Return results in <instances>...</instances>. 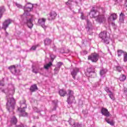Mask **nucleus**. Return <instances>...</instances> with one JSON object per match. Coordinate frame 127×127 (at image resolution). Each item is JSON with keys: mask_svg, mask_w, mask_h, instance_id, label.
Returning <instances> with one entry per match:
<instances>
[{"mask_svg": "<svg viewBox=\"0 0 127 127\" xmlns=\"http://www.w3.org/2000/svg\"><path fill=\"white\" fill-rule=\"evenodd\" d=\"M45 21H46V19H45V18L39 19L38 21L39 25H41V26H42V27L44 28V30L46 29L47 27L45 25Z\"/></svg>", "mask_w": 127, "mask_h": 127, "instance_id": "nucleus-10", "label": "nucleus"}, {"mask_svg": "<svg viewBox=\"0 0 127 127\" xmlns=\"http://www.w3.org/2000/svg\"><path fill=\"white\" fill-rule=\"evenodd\" d=\"M111 17H112L113 20H116V19H117V18H118V17H117V14H116V13L112 14L111 16H110L108 18V21L109 22H110V21H111V20H112V19H111Z\"/></svg>", "mask_w": 127, "mask_h": 127, "instance_id": "nucleus-21", "label": "nucleus"}, {"mask_svg": "<svg viewBox=\"0 0 127 127\" xmlns=\"http://www.w3.org/2000/svg\"><path fill=\"white\" fill-rule=\"evenodd\" d=\"M88 54V52H87L86 51H82V52H81V54L82 55H86V54Z\"/></svg>", "mask_w": 127, "mask_h": 127, "instance_id": "nucleus-43", "label": "nucleus"}, {"mask_svg": "<svg viewBox=\"0 0 127 127\" xmlns=\"http://www.w3.org/2000/svg\"><path fill=\"white\" fill-rule=\"evenodd\" d=\"M101 114H102L103 116H105V117H110V112H109L108 109L106 108H103L101 109Z\"/></svg>", "mask_w": 127, "mask_h": 127, "instance_id": "nucleus-13", "label": "nucleus"}, {"mask_svg": "<svg viewBox=\"0 0 127 127\" xmlns=\"http://www.w3.org/2000/svg\"><path fill=\"white\" fill-rule=\"evenodd\" d=\"M74 95V92L72 90H68V93L67 96L68 97L67 98V102L68 104H72L73 102H74V100H75V97L73 95Z\"/></svg>", "mask_w": 127, "mask_h": 127, "instance_id": "nucleus-7", "label": "nucleus"}, {"mask_svg": "<svg viewBox=\"0 0 127 127\" xmlns=\"http://www.w3.org/2000/svg\"><path fill=\"white\" fill-rule=\"evenodd\" d=\"M79 72H80V69L77 67L73 68V70L71 71V74L73 79H76V76H77V74H78Z\"/></svg>", "mask_w": 127, "mask_h": 127, "instance_id": "nucleus-11", "label": "nucleus"}, {"mask_svg": "<svg viewBox=\"0 0 127 127\" xmlns=\"http://www.w3.org/2000/svg\"><path fill=\"white\" fill-rule=\"evenodd\" d=\"M94 69H93V68H92L91 67H90L87 68V72H85V74L86 76H87L88 77H90L89 74H91V73H94Z\"/></svg>", "mask_w": 127, "mask_h": 127, "instance_id": "nucleus-17", "label": "nucleus"}, {"mask_svg": "<svg viewBox=\"0 0 127 127\" xmlns=\"http://www.w3.org/2000/svg\"><path fill=\"white\" fill-rule=\"evenodd\" d=\"M12 22V20L8 19L5 20V21L2 24V29H4V31L6 32V35H8V33L6 32V28L8 27V25Z\"/></svg>", "mask_w": 127, "mask_h": 127, "instance_id": "nucleus-8", "label": "nucleus"}, {"mask_svg": "<svg viewBox=\"0 0 127 127\" xmlns=\"http://www.w3.org/2000/svg\"><path fill=\"white\" fill-rule=\"evenodd\" d=\"M57 16V13L55 12V11H52L48 16L49 20H52L55 19V17Z\"/></svg>", "mask_w": 127, "mask_h": 127, "instance_id": "nucleus-12", "label": "nucleus"}, {"mask_svg": "<svg viewBox=\"0 0 127 127\" xmlns=\"http://www.w3.org/2000/svg\"><path fill=\"white\" fill-rule=\"evenodd\" d=\"M11 123L13 125H16V123H17V119H16V118H15V117H13L11 119Z\"/></svg>", "mask_w": 127, "mask_h": 127, "instance_id": "nucleus-29", "label": "nucleus"}, {"mask_svg": "<svg viewBox=\"0 0 127 127\" xmlns=\"http://www.w3.org/2000/svg\"><path fill=\"white\" fill-rule=\"evenodd\" d=\"M125 6H126V9H127V0H126L125 1Z\"/></svg>", "mask_w": 127, "mask_h": 127, "instance_id": "nucleus-47", "label": "nucleus"}, {"mask_svg": "<svg viewBox=\"0 0 127 127\" xmlns=\"http://www.w3.org/2000/svg\"><path fill=\"white\" fill-rule=\"evenodd\" d=\"M3 12H5V7L4 6H0V18H1Z\"/></svg>", "mask_w": 127, "mask_h": 127, "instance_id": "nucleus-19", "label": "nucleus"}, {"mask_svg": "<svg viewBox=\"0 0 127 127\" xmlns=\"http://www.w3.org/2000/svg\"><path fill=\"white\" fill-rule=\"evenodd\" d=\"M56 110V106H55L53 109V111H55Z\"/></svg>", "mask_w": 127, "mask_h": 127, "instance_id": "nucleus-49", "label": "nucleus"}, {"mask_svg": "<svg viewBox=\"0 0 127 127\" xmlns=\"http://www.w3.org/2000/svg\"><path fill=\"white\" fill-rule=\"evenodd\" d=\"M127 79V76L125 74H121L119 77V80L121 82H124Z\"/></svg>", "mask_w": 127, "mask_h": 127, "instance_id": "nucleus-26", "label": "nucleus"}, {"mask_svg": "<svg viewBox=\"0 0 127 127\" xmlns=\"http://www.w3.org/2000/svg\"><path fill=\"white\" fill-rule=\"evenodd\" d=\"M67 92L64 90L61 89L59 91V94L61 97H64V96H65Z\"/></svg>", "mask_w": 127, "mask_h": 127, "instance_id": "nucleus-23", "label": "nucleus"}, {"mask_svg": "<svg viewBox=\"0 0 127 127\" xmlns=\"http://www.w3.org/2000/svg\"><path fill=\"white\" fill-rule=\"evenodd\" d=\"M102 13H103V12L101 11L100 14H98L96 18V21L99 22V23H103L106 21V17H105V16Z\"/></svg>", "mask_w": 127, "mask_h": 127, "instance_id": "nucleus-9", "label": "nucleus"}, {"mask_svg": "<svg viewBox=\"0 0 127 127\" xmlns=\"http://www.w3.org/2000/svg\"><path fill=\"white\" fill-rule=\"evenodd\" d=\"M124 93L125 95H127V88H124Z\"/></svg>", "mask_w": 127, "mask_h": 127, "instance_id": "nucleus-46", "label": "nucleus"}, {"mask_svg": "<svg viewBox=\"0 0 127 127\" xmlns=\"http://www.w3.org/2000/svg\"><path fill=\"white\" fill-rule=\"evenodd\" d=\"M100 58V56L99 54L97 53H93L90 56H89L88 57V60H90V61L92 62L93 63H96L99 60V58Z\"/></svg>", "mask_w": 127, "mask_h": 127, "instance_id": "nucleus-6", "label": "nucleus"}, {"mask_svg": "<svg viewBox=\"0 0 127 127\" xmlns=\"http://www.w3.org/2000/svg\"><path fill=\"white\" fill-rule=\"evenodd\" d=\"M20 107L18 108V111L20 113L21 117H26L27 116V113L25 112V110L26 109V104H25V100H23L22 101L20 102Z\"/></svg>", "mask_w": 127, "mask_h": 127, "instance_id": "nucleus-3", "label": "nucleus"}, {"mask_svg": "<svg viewBox=\"0 0 127 127\" xmlns=\"http://www.w3.org/2000/svg\"><path fill=\"white\" fill-rule=\"evenodd\" d=\"M33 8V5L31 3H27L24 7V13L21 16L23 22L27 24L29 28H32L33 26L32 21L34 16L33 15H30V13H29L32 10Z\"/></svg>", "mask_w": 127, "mask_h": 127, "instance_id": "nucleus-1", "label": "nucleus"}, {"mask_svg": "<svg viewBox=\"0 0 127 127\" xmlns=\"http://www.w3.org/2000/svg\"><path fill=\"white\" fill-rule=\"evenodd\" d=\"M101 11H102L103 13H105V8L101 7L99 8L98 10H96V7H94L92 8V10L90 11L89 15L90 17H96V16H98L99 14H100Z\"/></svg>", "mask_w": 127, "mask_h": 127, "instance_id": "nucleus-4", "label": "nucleus"}, {"mask_svg": "<svg viewBox=\"0 0 127 127\" xmlns=\"http://www.w3.org/2000/svg\"><path fill=\"white\" fill-rule=\"evenodd\" d=\"M86 29H87V30H88V31L90 30H92V23H91V22H90V20H86Z\"/></svg>", "mask_w": 127, "mask_h": 127, "instance_id": "nucleus-16", "label": "nucleus"}, {"mask_svg": "<svg viewBox=\"0 0 127 127\" xmlns=\"http://www.w3.org/2000/svg\"><path fill=\"white\" fill-rule=\"evenodd\" d=\"M124 56V62H127V53H125V54L123 55Z\"/></svg>", "mask_w": 127, "mask_h": 127, "instance_id": "nucleus-34", "label": "nucleus"}, {"mask_svg": "<svg viewBox=\"0 0 127 127\" xmlns=\"http://www.w3.org/2000/svg\"><path fill=\"white\" fill-rule=\"evenodd\" d=\"M59 70H60V68L58 67V66H56L54 69L55 74H58V72H59Z\"/></svg>", "mask_w": 127, "mask_h": 127, "instance_id": "nucleus-32", "label": "nucleus"}, {"mask_svg": "<svg viewBox=\"0 0 127 127\" xmlns=\"http://www.w3.org/2000/svg\"><path fill=\"white\" fill-rule=\"evenodd\" d=\"M13 4L14 5H16L18 8H22V5H20V4H18L17 2H14Z\"/></svg>", "mask_w": 127, "mask_h": 127, "instance_id": "nucleus-33", "label": "nucleus"}, {"mask_svg": "<svg viewBox=\"0 0 127 127\" xmlns=\"http://www.w3.org/2000/svg\"><path fill=\"white\" fill-rule=\"evenodd\" d=\"M8 69H9V70H10V71H11V73H12V74H16V75H17L16 68H15V65H11V66H9L8 67Z\"/></svg>", "mask_w": 127, "mask_h": 127, "instance_id": "nucleus-15", "label": "nucleus"}, {"mask_svg": "<svg viewBox=\"0 0 127 127\" xmlns=\"http://www.w3.org/2000/svg\"><path fill=\"white\" fill-rule=\"evenodd\" d=\"M107 72H108V70H107V69L102 68L100 71V76L101 77H105V75H106V73H107Z\"/></svg>", "mask_w": 127, "mask_h": 127, "instance_id": "nucleus-20", "label": "nucleus"}, {"mask_svg": "<svg viewBox=\"0 0 127 127\" xmlns=\"http://www.w3.org/2000/svg\"><path fill=\"white\" fill-rule=\"evenodd\" d=\"M124 21H125V14L123 13V12H121L120 15V22L121 23H124Z\"/></svg>", "mask_w": 127, "mask_h": 127, "instance_id": "nucleus-22", "label": "nucleus"}, {"mask_svg": "<svg viewBox=\"0 0 127 127\" xmlns=\"http://www.w3.org/2000/svg\"><path fill=\"white\" fill-rule=\"evenodd\" d=\"M33 127H36L35 126H33Z\"/></svg>", "mask_w": 127, "mask_h": 127, "instance_id": "nucleus-56", "label": "nucleus"}, {"mask_svg": "<svg viewBox=\"0 0 127 127\" xmlns=\"http://www.w3.org/2000/svg\"><path fill=\"white\" fill-rule=\"evenodd\" d=\"M4 83L3 82V81H0V86H4Z\"/></svg>", "mask_w": 127, "mask_h": 127, "instance_id": "nucleus-45", "label": "nucleus"}, {"mask_svg": "<svg viewBox=\"0 0 127 127\" xmlns=\"http://www.w3.org/2000/svg\"><path fill=\"white\" fill-rule=\"evenodd\" d=\"M73 0H68V1L67 2H65V4L67 5H70L71 4V1H72Z\"/></svg>", "mask_w": 127, "mask_h": 127, "instance_id": "nucleus-40", "label": "nucleus"}, {"mask_svg": "<svg viewBox=\"0 0 127 127\" xmlns=\"http://www.w3.org/2000/svg\"><path fill=\"white\" fill-rule=\"evenodd\" d=\"M50 57H51V60H52L53 61V60H54V59L55 58V57H56L54 55H51Z\"/></svg>", "mask_w": 127, "mask_h": 127, "instance_id": "nucleus-39", "label": "nucleus"}, {"mask_svg": "<svg viewBox=\"0 0 127 127\" xmlns=\"http://www.w3.org/2000/svg\"><path fill=\"white\" fill-rule=\"evenodd\" d=\"M112 25L113 27V28L116 29V28H117V26L116 25V24L114 22L112 23Z\"/></svg>", "mask_w": 127, "mask_h": 127, "instance_id": "nucleus-44", "label": "nucleus"}, {"mask_svg": "<svg viewBox=\"0 0 127 127\" xmlns=\"http://www.w3.org/2000/svg\"><path fill=\"white\" fill-rule=\"evenodd\" d=\"M109 96L110 98H111V100H115V97L114 96V94H113V92H110L109 94Z\"/></svg>", "mask_w": 127, "mask_h": 127, "instance_id": "nucleus-35", "label": "nucleus"}, {"mask_svg": "<svg viewBox=\"0 0 127 127\" xmlns=\"http://www.w3.org/2000/svg\"><path fill=\"white\" fill-rule=\"evenodd\" d=\"M37 113H39V111H38V110L36 111Z\"/></svg>", "mask_w": 127, "mask_h": 127, "instance_id": "nucleus-53", "label": "nucleus"}, {"mask_svg": "<svg viewBox=\"0 0 127 127\" xmlns=\"http://www.w3.org/2000/svg\"><path fill=\"white\" fill-rule=\"evenodd\" d=\"M45 45H50L51 44V40L49 38H47L44 40Z\"/></svg>", "mask_w": 127, "mask_h": 127, "instance_id": "nucleus-28", "label": "nucleus"}, {"mask_svg": "<svg viewBox=\"0 0 127 127\" xmlns=\"http://www.w3.org/2000/svg\"><path fill=\"white\" fill-rule=\"evenodd\" d=\"M69 124L72 126V127H81V125L78 123H75L74 120H69Z\"/></svg>", "mask_w": 127, "mask_h": 127, "instance_id": "nucleus-14", "label": "nucleus"}, {"mask_svg": "<svg viewBox=\"0 0 127 127\" xmlns=\"http://www.w3.org/2000/svg\"><path fill=\"white\" fill-rule=\"evenodd\" d=\"M105 121L108 124H109V125H110L111 126H115V122H114L113 121H110L109 118H105Z\"/></svg>", "mask_w": 127, "mask_h": 127, "instance_id": "nucleus-27", "label": "nucleus"}, {"mask_svg": "<svg viewBox=\"0 0 127 127\" xmlns=\"http://www.w3.org/2000/svg\"><path fill=\"white\" fill-rule=\"evenodd\" d=\"M116 70L118 72H122L123 70V67H121L120 66H116Z\"/></svg>", "mask_w": 127, "mask_h": 127, "instance_id": "nucleus-31", "label": "nucleus"}, {"mask_svg": "<svg viewBox=\"0 0 127 127\" xmlns=\"http://www.w3.org/2000/svg\"><path fill=\"white\" fill-rule=\"evenodd\" d=\"M54 117H55V116H52L51 119H53V118H54Z\"/></svg>", "mask_w": 127, "mask_h": 127, "instance_id": "nucleus-51", "label": "nucleus"}, {"mask_svg": "<svg viewBox=\"0 0 127 127\" xmlns=\"http://www.w3.org/2000/svg\"><path fill=\"white\" fill-rule=\"evenodd\" d=\"M105 90L106 92H107V93H110L111 92H112V91H111L110 90V88H109V87H106Z\"/></svg>", "mask_w": 127, "mask_h": 127, "instance_id": "nucleus-38", "label": "nucleus"}, {"mask_svg": "<svg viewBox=\"0 0 127 127\" xmlns=\"http://www.w3.org/2000/svg\"><path fill=\"white\" fill-rule=\"evenodd\" d=\"M32 72L33 73H35V74H37L38 73H39V66H35L34 65H32Z\"/></svg>", "mask_w": 127, "mask_h": 127, "instance_id": "nucleus-18", "label": "nucleus"}, {"mask_svg": "<svg viewBox=\"0 0 127 127\" xmlns=\"http://www.w3.org/2000/svg\"><path fill=\"white\" fill-rule=\"evenodd\" d=\"M36 90H37V85L36 84L32 85L30 88L31 92H35Z\"/></svg>", "mask_w": 127, "mask_h": 127, "instance_id": "nucleus-24", "label": "nucleus"}, {"mask_svg": "<svg viewBox=\"0 0 127 127\" xmlns=\"http://www.w3.org/2000/svg\"><path fill=\"white\" fill-rule=\"evenodd\" d=\"M99 37L101 38L102 41L103 43L109 44L110 43V38L107 35V31H104L99 34Z\"/></svg>", "mask_w": 127, "mask_h": 127, "instance_id": "nucleus-5", "label": "nucleus"}, {"mask_svg": "<svg viewBox=\"0 0 127 127\" xmlns=\"http://www.w3.org/2000/svg\"><path fill=\"white\" fill-rule=\"evenodd\" d=\"M73 13H76V12H74V11H73Z\"/></svg>", "mask_w": 127, "mask_h": 127, "instance_id": "nucleus-55", "label": "nucleus"}, {"mask_svg": "<svg viewBox=\"0 0 127 127\" xmlns=\"http://www.w3.org/2000/svg\"><path fill=\"white\" fill-rule=\"evenodd\" d=\"M87 18V16H85L83 15V13H81V19H86Z\"/></svg>", "mask_w": 127, "mask_h": 127, "instance_id": "nucleus-41", "label": "nucleus"}, {"mask_svg": "<svg viewBox=\"0 0 127 127\" xmlns=\"http://www.w3.org/2000/svg\"><path fill=\"white\" fill-rule=\"evenodd\" d=\"M69 50H67V51H64V50H62V51H61V53H69Z\"/></svg>", "mask_w": 127, "mask_h": 127, "instance_id": "nucleus-37", "label": "nucleus"}, {"mask_svg": "<svg viewBox=\"0 0 127 127\" xmlns=\"http://www.w3.org/2000/svg\"><path fill=\"white\" fill-rule=\"evenodd\" d=\"M16 127H24V126H23V125H21L20 126H18Z\"/></svg>", "mask_w": 127, "mask_h": 127, "instance_id": "nucleus-48", "label": "nucleus"}, {"mask_svg": "<svg viewBox=\"0 0 127 127\" xmlns=\"http://www.w3.org/2000/svg\"><path fill=\"white\" fill-rule=\"evenodd\" d=\"M8 88L9 89H5L3 90L4 93L6 94V108L8 112H12L14 110V105H15V101L12 97L14 94V86L12 84L9 85Z\"/></svg>", "mask_w": 127, "mask_h": 127, "instance_id": "nucleus-2", "label": "nucleus"}, {"mask_svg": "<svg viewBox=\"0 0 127 127\" xmlns=\"http://www.w3.org/2000/svg\"><path fill=\"white\" fill-rule=\"evenodd\" d=\"M77 12H78V13H80V9H79L78 10V11H77Z\"/></svg>", "mask_w": 127, "mask_h": 127, "instance_id": "nucleus-50", "label": "nucleus"}, {"mask_svg": "<svg viewBox=\"0 0 127 127\" xmlns=\"http://www.w3.org/2000/svg\"><path fill=\"white\" fill-rule=\"evenodd\" d=\"M69 8H70V10H72V9H71V6H69Z\"/></svg>", "mask_w": 127, "mask_h": 127, "instance_id": "nucleus-52", "label": "nucleus"}, {"mask_svg": "<svg viewBox=\"0 0 127 127\" xmlns=\"http://www.w3.org/2000/svg\"><path fill=\"white\" fill-rule=\"evenodd\" d=\"M115 1H117V0H114Z\"/></svg>", "mask_w": 127, "mask_h": 127, "instance_id": "nucleus-54", "label": "nucleus"}, {"mask_svg": "<svg viewBox=\"0 0 127 127\" xmlns=\"http://www.w3.org/2000/svg\"><path fill=\"white\" fill-rule=\"evenodd\" d=\"M62 65H63V63L62 62H59L57 63L56 66L60 68H61V66H62Z\"/></svg>", "mask_w": 127, "mask_h": 127, "instance_id": "nucleus-36", "label": "nucleus"}, {"mask_svg": "<svg viewBox=\"0 0 127 127\" xmlns=\"http://www.w3.org/2000/svg\"><path fill=\"white\" fill-rule=\"evenodd\" d=\"M52 65V63L50 62L49 64H45L44 65V67L45 68V69H49V67H50V66Z\"/></svg>", "mask_w": 127, "mask_h": 127, "instance_id": "nucleus-30", "label": "nucleus"}, {"mask_svg": "<svg viewBox=\"0 0 127 127\" xmlns=\"http://www.w3.org/2000/svg\"><path fill=\"white\" fill-rule=\"evenodd\" d=\"M36 47H37V46H32V47L31 48L30 50H33V51H34V50H35L36 49Z\"/></svg>", "mask_w": 127, "mask_h": 127, "instance_id": "nucleus-42", "label": "nucleus"}, {"mask_svg": "<svg viewBox=\"0 0 127 127\" xmlns=\"http://www.w3.org/2000/svg\"><path fill=\"white\" fill-rule=\"evenodd\" d=\"M118 57H121V56H122V55H123V56L125 54V53H126L127 52H125L122 50H118Z\"/></svg>", "mask_w": 127, "mask_h": 127, "instance_id": "nucleus-25", "label": "nucleus"}]
</instances>
